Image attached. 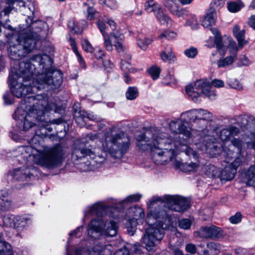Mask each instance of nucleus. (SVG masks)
<instances>
[{"mask_svg": "<svg viewBox=\"0 0 255 255\" xmlns=\"http://www.w3.org/2000/svg\"><path fill=\"white\" fill-rule=\"evenodd\" d=\"M3 98L4 102L7 105H11L13 103V99L11 93L9 92H6L4 94Z\"/></svg>", "mask_w": 255, "mask_h": 255, "instance_id": "61", "label": "nucleus"}, {"mask_svg": "<svg viewBox=\"0 0 255 255\" xmlns=\"http://www.w3.org/2000/svg\"><path fill=\"white\" fill-rule=\"evenodd\" d=\"M181 118L183 120H187L190 122L198 123L199 122L202 124L200 128H203L206 127L207 124V121L211 118V114L209 112L201 109H193L183 113Z\"/></svg>", "mask_w": 255, "mask_h": 255, "instance_id": "12", "label": "nucleus"}, {"mask_svg": "<svg viewBox=\"0 0 255 255\" xmlns=\"http://www.w3.org/2000/svg\"><path fill=\"white\" fill-rule=\"evenodd\" d=\"M96 25L102 33L103 36L108 34L106 31L107 27L104 22L99 20L98 21H97Z\"/></svg>", "mask_w": 255, "mask_h": 255, "instance_id": "55", "label": "nucleus"}, {"mask_svg": "<svg viewBox=\"0 0 255 255\" xmlns=\"http://www.w3.org/2000/svg\"><path fill=\"white\" fill-rule=\"evenodd\" d=\"M28 98L30 101L33 102V106L29 109L28 113H25L22 107H18L13 116V118L21 121L23 131L29 130L35 127L37 124L43 130L51 122L46 118L44 111L56 110V105L52 103H49L47 97L38 94L35 97Z\"/></svg>", "mask_w": 255, "mask_h": 255, "instance_id": "4", "label": "nucleus"}, {"mask_svg": "<svg viewBox=\"0 0 255 255\" xmlns=\"http://www.w3.org/2000/svg\"><path fill=\"white\" fill-rule=\"evenodd\" d=\"M184 54L187 57L190 58H193L198 54V50L197 48L191 47L188 49H186L184 51Z\"/></svg>", "mask_w": 255, "mask_h": 255, "instance_id": "48", "label": "nucleus"}, {"mask_svg": "<svg viewBox=\"0 0 255 255\" xmlns=\"http://www.w3.org/2000/svg\"><path fill=\"white\" fill-rule=\"evenodd\" d=\"M191 225V222L188 219H182L178 222V226L182 229L187 230L189 229Z\"/></svg>", "mask_w": 255, "mask_h": 255, "instance_id": "49", "label": "nucleus"}, {"mask_svg": "<svg viewBox=\"0 0 255 255\" xmlns=\"http://www.w3.org/2000/svg\"><path fill=\"white\" fill-rule=\"evenodd\" d=\"M210 139H209V137L205 136L204 139H201V141L200 142H195L194 145L196 146V148L200 150H206L207 147L209 145V143L208 142H205V141H207Z\"/></svg>", "mask_w": 255, "mask_h": 255, "instance_id": "41", "label": "nucleus"}, {"mask_svg": "<svg viewBox=\"0 0 255 255\" xmlns=\"http://www.w3.org/2000/svg\"><path fill=\"white\" fill-rule=\"evenodd\" d=\"M244 176V182L247 185L255 187V166H251Z\"/></svg>", "mask_w": 255, "mask_h": 255, "instance_id": "21", "label": "nucleus"}, {"mask_svg": "<svg viewBox=\"0 0 255 255\" xmlns=\"http://www.w3.org/2000/svg\"><path fill=\"white\" fill-rule=\"evenodd\" d=\"M148 71L152 79L156 80L159 77L160 70L159 68L154 66L150 68Z\"/></svg>", "mask_w": 255, "mask_h": 255, "instance_id": "46", "label": "nucleus"}, {"mask_svg": "<svg viewBox=\"0 0 255 255\" xmlns=\"http://www.w3.org/2000/svg\"><path fill=\"white\" fill-rule=\"evenodd\" d=\"M145 9L148 12L155 13L160 9L161 5L153 0H148L145 3Z\"/></svg>", "mask_w": 255, "mask_h": 255, "instance_id": "29", "label": "nucleus"}, {"mask_svg": "<svg viewBox=\"0 0 255 255\" xmlns=\"http://www.w3.org/2000/svg\"><path fill=\"white\" fill-rule=\"evenodd\" d=\"M18 150L19 152H21V154H23V151H25L26 155H24V157H27L28 156H30V154L32 153V149L30 146H22L18 147Z\"/></svg>", "mask_w": 255, "mask_h": 255, "instance_id": "56", "label": "nucleus"}, {"mask_svg": "<svg viewBox=\"0 0 255 255\" xmlns=\"http://www.w3.org/2000/svg\"><path fill=\"white\" fill-rule=\"evenodd\" d=\"M169 128L172 132L182 134L187 138L192 137L194 131V129L191 131L187 129L183 121L180 119L172 121L169 124Z\"/></svg>", "mask_w": 255, "mask_h": 255, "instance_id": "16", "label": "nucleus"}, {"mask_svg": "<svg viewBox=\"0 0 255 255\" xmlns=\"http://www.w3.org/2000/svg\"><path fill=\"white\" fill-rule=\"evenodd\" d=\"M195 234L202 238L217 239L222 236V231L220 228L213 225L203 227Z\"/></svg>", "mask_w": 255, "mask_h": 255, "instance_id": "15", "label": "nucleus"}, {"mask_svg": "<svg viewBox=\"0 0 255 255\" xmlns=\"http://www.w3.org/2000/svg\"><path fill=\"white\" fill-rule=\"evenodd\" d=\"M242 216L240 212H238L235 215L231 216L230 218V221L232 224H238L240 222H241V221L242 220Z\"/></svg>", "mask_w": 255, "mask_h": 255, "instance_id": "60", "label": "nucleus"}, {"mask_svg": "<svg viewBox=\"0 0 255 255\" xmlns=\"http://www.w3.org/2000/svg\"><path fill=\"white\" fill-rule=\"evenodd\" d=\"M224 151L227 152V156L228 158H235V160L230 164H228L233 169H235L237 172V168L241 165L243 161L245 159L244 153H235L234 151L229 149L228 151H226L224 149Z\"/></svg>", "mask_w": 255, "mask_h": 255, "instance_id": "18", "label": "nucleus"}, {"mask_svg": "<svg viewBox=\"0 0 255 255\" xmlns=\"http://www.w3.org/2000/svg\"><path fill=\"white\" fill-rule=\"evenodd\" d=\"M83 112H76L74 115V117L76 122L80 127L84 126L86 122L85 119H86V117H85L83 116Z\"/></svg>", "mask_w": 255, "mask_h": 255, "instance_id": "37", "label": "nucleus"}, {"mask_svg": "<svg viewBox=\"0 0 255 255\" xmlns=\"http://www.w3.org/2000/svg\"><path fill=\"white\" fill-rule=\"evenodd\" d=\"M186 25L190 26L193 29L197 28L198 22L195 15H191V18L187 20Z\"/></svg>", "mask_w": 255, "mask_h": 255, "instance_id": "45", "label": "nucleus"}, {"mask_svg": "<svg viewBox=\"0 0 255 255\" xmlns=\"http://www.w3.org/2000/svg\"><path fill=\"white\" fill-rule=\"evenodd\" d=\"M0 207L4 211L9 210L12 207L11 200L6 193L0 195Z\"/></svg>", "mask_w": 255, "mask_h": 255, "instance_id": "23", "label": "nucleus"}, {"mask_svg": "<svg viewBox=\"0 0 255 255\" xmlns=\"http://www.w3.org/2000/svg\"><path fill=\"white\" fill-rule=\"evenodd\" d=\"M31 61L39 65L41 73H34L36 77V89L49 90L59 87L63 82L62 73L57 70L51 69L52 61L47 54L36 55L31 58Z\"/></svg>", "mask_w": 255, "mask_h": 255, "instance_id": "7", "label": "nucleus"}, {"mask_svg": "<svg viewBox=\"0 0 255 255\" xmlns=\"http://www.w3.org/2000/svg\"><path fill=\"white\" fill-rule=\"evenodd\" d=\"M205 168L207 170L206 174L208 176L215 177L217 175L218 170L214 165H210L206 166Z\"/></svg>", "mask_w": 255, "mask_h": 255, "instance_id": "47", "label": "nucleus"}, {"mask_svg": "<svg viewBox=\"0 0 255 255\" xmlns=\"http://www.w3.org/2000/svg\"><path fill=\"white\" fill-rule=\"evenodd\" d=\"M231 143L234 147L237 148L236 153H244L243 150L244 143L242 139L238 138H233L231 140Z\"/></svg>", "mask_w": 255, "mask_h": 255, "instance_id": "39", "label": "nucleus"}, {"mask_svg": "<svg viewBox=\"0 0 255 255\" xmlns=\"http://www.w3.org/2000/svg\"><path fill=\"white\" fill-rule=\"evenodd\" d=\"M190 201L178 195H166L162 197H155L149 201L148 207L150 212L147 215L146 222L148 227L142 238L145 248L149 252H154L157 242L163 237L161 229L166 228L169 224L170 217L166 209H161L167 206L168 210L181 212L189 207Z\"/></svg>", "mask_w": 255, "mask_h": 255, "instance_id": "1", "label": "nucleus"}, {"mask_svg": "<svg viewBox=\"0 0 255 255\" xmlns=\"http://www.w3.org/2000/svg\"><path fill=\"white\" fill-rule=\"evenodd\" d=\"M235 169H233L231 166L226 165L218 175V176L222 181H229L232 180L236 173Z\"/></svg>", "mask_w": 255, "mask_h": 255, "instance_id": "20", "label": "nucleus"}, {"mask_svg": "<svg viewBox=\"0 0 255 255\" xmlns=\"http://www.w3.org/2000/svg\"><path fill=\"white\" fill-rule=\"evenodd\" d=\"M121 69L122 70L125 72V73H127V72L130 71V64L125 60H122L121 61Z\"/></svg>", "mask_w": 255, "mask_h": 255, "instance_id": "64", "label": "nucleus"}, {"mask_svg": "<svg viewBox=\"0 0 255 255\" xmlns=\"http://www.w3.org/2000/svg\"><path fill=\"white\" fill-rule=\"evenodd\" d=\"M161 59L164 62L174 61L175 60V54L173 53L172 49L170 48H166L165 50L161 52L160 54Z\"/></svg>", "mask_w": 255, "mask_h": 255, "instance_id": "27", "label": "nucleus"}, {"mask_svg": "<svg viewBox=\"0 0 255 255\" xmlns=\"http://www.w3.org/2000/svg\"><path fill=\"white\" fill-rule=\"evenodd\" d=\"M69 42L70 43V45L71 46L72 50H73V51L76 54V55L77 56V57L78 58V60H79V62L80 63L82 67L83 68H85V65L84 63L83 60L82 58V56H81V55L80 54V53H79V52L78 51V49L76 46V43L75 41V39L73 38L70 37L69 38Z\"/></svg>", "mask_w": 255, "mask_h": 255, "instance_id": "38", "label": "nucleus"}, {"mask_svg": "<svg viewBox=\"0 0 255 255\" xmlns=\"http://www.w3.org/2000/svg\"><path fill=\"white\" fill-rule=\"evenodd\" d=\"M226 0H213L211 3V6L214 9H218L222 7Z\"/></svg>", "mask_w": 255, "mask_h": 255, "instance_id": "63", "label": "nucleus"}, {"mask_svg": "<svg viewBox=\"0 0 255 255\" xmlns=\"http://www.w3.org/2000/svg\"><path fill=\"white\" fill-rule=\"evenodd\" d=\"M100 2L102 5H106L111 8H115L117 6V2L115 0H100Z\"/></svg>", "mask_w": 255, "mask_h": 255, "instance_id": "54", "label": "nucleus"}, {"mask_svg": "<svg viewBox=\"0 0 255 255\" xmlns=\"http://www.w3.org/2000/svg\"><path fill=\"white\" fill-rule=\"evenodd\" d=\"M0 255H11L10 245L4 242L0 235Z\"/></svg>", "mask_w": 255, "mask_h": 255, "instance_id": "30", "label": "nucleus"}, {"mask_svg": "<svg viewBox=\"0 0 255 255\" xmlns=\"http://www.w3.org/2000/svg\"><path fill=\"white\" fill-rule=\"evenodd\" d=\"M211 89V85L209 81L200 79L197 80L194 84L188 85L186 87V92L192 100L196 103L201 101V97Z\"/></svg>", "mask_w": 255, "mask_h": 255, "instance_id": "11", "label": "nucleus"}, {"mask_svg": "<svg viewBox=\"0 0 255 255\" xmlns=\"http://www.w3.org/2000/svg\"><path fill=\"white\" fill-rule=\"evenodd\" d=\"M207 247L216 255L220 253L222 249V246L220 244L213 242L208 243L207 244Z\"/></svg>", "mask_w": 255, "mask_h": 255, "instance_id": "33", "label": "nucleus"}, {"mask_svg": "<svg viewBox=\"0 0 255 255\" xmlns=\"http://www.w3.org/2000/svg\"><path fill=\"white\" fill-rule=\"evenodd\" d=\"M6 4L7 5L1 12V13L3 12L4 15L8 14L13 9H17L18 7L22 9L26 8L25 3L22 0H6Z\"/></svg>", "mask_w": 255, "mask_h": 255, "instance_id": "19", "label": "nucleus"}, {"mask_svg": "<svg viewBox=\"0 0 255 255\" xmlns=\"http://www.w3.org/2000/svg\"><path fill=\"white\" fill-rule=\"evenodd\" d=\"M176 36V33L173 31H166L160 34L159 38L160 39L166 38L168 39H171Z\"/></svg>", "mask_w": 255, "mask_h": 255, "instance_id": "52", "label": "nucleus"}, {"mask_svg": "<svg viewBox=\"0 0 255 255\" xmlns=\"http://www.w3.org/2000/svg\"><path fill=\"white\" fill-rule=\"evenodd\" d=\"M240 133L239 128L233 126H229L228 128H223L221 129L218 135H219L221 140L224 142L229 141L232 136H237Z\"/></svg>", "mask_w": 255, "mask_h": 255, "instance_id": "17", "label": "nucleus"}, {"mask_svg": "<svg viewBox=\"0 0 255 255\" xmlns=\"http://www.w3.org/2000/svg\"><path fill=\"white\" fill-rule=\"evenodd\" d=\"M250 63L249 59L245 55H242L240 57L237 65L239 67L247 66L250 65Z\"/></svg>", "mask_w": 255, "mask_h": 255, "instance_id": "58", "label": "nucleus"}, {"mask_svg": "<svg viewBox=\"0 0 255 255\" xmlns=\"http://www.w3.org/2000/svg\"><path fill=\"white\" fill-rule=\"evenodd\" d=\"M10 174L12 177L14 182H20L19 187L20 189L27 184L33 174L31 172L30 169L27 167H21L16 168L10 171Z\"/></svg>", "mask_w": 255, "mask_h": 255, "instance_id": "14", "label": "nucleus"}, {"mask_svg": "<svg viewBox=\"0 0 255 255\" xmlns=\"http://www.w3.org/2000/svg\"><path fill=\"white\" fill-rule=\"evenodd\" d=\"M130 142L128 136L123 131L108 132L105 134L102 148L94 147L86 140L75 141L72 151L73 159H81L89 157L93 165L101 164L107 158L108 152L114 158L120 159L128 152Z\"/></svg>", "mask_w": 255, "mask_h": 255, "instance_id": "3", "label": "nucleus"}, {"mask_svg": "<svg viewBox=\"0 0 255 255\" xmlns=\"http://www.w3.org/2000/svg\"><path fill=\"white\" fill-rule=\"evenodd\" d=\"M83 116L86 117V119H89L91 121L95 122H99L101 121V118L98 117L97 115H94L93 113H88L87 112H83Z\"/></svg>", "mask_w": 255, "mask_h": 255, "instance_id": "62", "label": "nucleus"}, {"mask_svg": "<svg viewBox=\"0 0 255 255\" xmlns=\"http://www.w3.org/2000/svg\"><path fill=\"white\" fill-rule=\"evenodd\" d=\"M85 6H87V17L89 20H93L95 18V14L97 12L96 9L92 6H90L88 3L85 2L83 4Z\"/></svg>", "mask_w": 255, "mask_h": 255, "instance_id": "44", "label": "nucleus"}, {"mask_svg": "<svg viewBox=\"0 0 255 255\" xmlns=\"http://www.w3.org/2000/svg\"><path fill=\"white\" fill-rule=\"evenodd\" d=\"M141 196L139 194H133L128 196L123 202H133L139 200Z\"/></svg>", "mask_w": 255, "mask_h": 255, "instance_id": "59", "label": "nucleus"}, {"mask_svg": "<svg viewBox=\"0 0 255 255\" xmlns=\"http://www.w3.org/2000/svg\"><path fill=\"white\" fill-rule=\"evenodd\" d=\"M129 213L131 214L132 219L130 220V222H134V220L137 221L142 219L144 217V212L143 210L139 207L134 206L130 208Z\"/></svg>", "mask_w": 255, "mask_h": 255, "instance_id": "22", "label": "nucleus"}, {"mask_svg": "<svg viewBox=\"0 0 255 255\" xmlns=\"http://www.w3.org/2000/svg\"><path fill=\"white\" fill-rule=\"evenodd\" d=\"M68 27L70 29L71 31L74 33L77 34L81 32L80 28L78 27V26L75 23V21L73 20H70L69 21Z\"/></svg>", "mask_w": 255, "mask_h": 255, "instance_id": "53", "label": "nucleus"}, {"mask_svg": "<svg viewBox=\"0 0 255 255\" xmlns=\"http://www.w3.org/2000/svg\"><path fill=\"white\" fill-rule=\"evenodd\" d=\"M118 226L112 221L104 222L102 220H93L89 225L88 234L93 238H97L101 234L113 237L117 235Z\"/></svg>", "mask_w": 255, "mask_h": 255, "instance_id": "10", "label": "nucleus"}, {"mask_svg": "<svg viewBox=\"0 0 255 255\" xmlns=\"http://www.w3.org/2000/svg\"><path fill=\"white\" fill-rule=\"evenodd\" d=\"M164 6L170 11L178 5L179 0H162Z\"/></svg>", "mask_w": 255, "mask_h": 255, "instance_id": "43", "label": "nucleus"}, {"mask_svg": "<svg viewBox=\"0 0 255 255\" xmlns=\"http://www.w3.org/2000/svg\"><path fill=\"white\" fill-rule=\"evenodd\" d=\"M215 22V13L214 11H211L207 13L202 20V25L205 27H208Z\"/></svg>", "mask_w": 255, "mask_h": 255, "instance_id": "28", "label": "nucleus"}, {"mask_svg": "<svg viewBox=\"0 0 255 255\" xmlns=\"http://www.w3.org/2000/svg\"><path fill=\"white\" fill-rule=\"evenodd\" d=\"M169 11L178 17H184L188 15V11L183 8L179 9L178 5H177L175 8L172 9Z\"/></svg>", "mask_w": 255, "mask_h": 255, "instance_id": "40", "label": "nucleus"}, {"mask_svg": "<svg viewBox=\"0 0 255 255\" xmlns=\"http://www.w3.org/2000/svg\"><path fill=\"white\" fill-rule=\"evenodd\" d=\"M126 97L129 100H133L136 99L138 95V92L136 88L130 87L126 92Z\"/></svg>", "mask_w": 255, "mask_h": 255, "instance_id": "36", "label": "nucleus"}, {"mask_svg": "<svg viewBox=\"0 0 255 255\" xmlns=\"http://www.w3.org/2000/svg\"><path fill=\"white\" fill-rule=\"evenodd\" d=\"M152 40L151 38H147L142 35H138L137 38V44L142 50H146L148 45L151 44Z\"/></svg>", "mask_w": 255, "mask_h": 255, "instance_id": "31", "label": "nucleus"}, {"mask_svg": "<svg viewBox=\"0 0 255 255\" xmlns=\"http://www.w3.org/2000/svg\"><path fill=\"white\" fill-rule=\"evenodd\" d=\"M82 45L83 49L88 52H92L94 48L90 43V42L87 39H84L82 43Z\"/></svg>", "mask_w": 255, "mask_h": 255, "instance_id": "57", "label": "nucleus"}, {"mask_svg": "<svg viewBox=\"0 0 255 255\" xmlns=\"http://www.w3.org/2000/svg\"><path fill=\"white\" fill-rule=\"evenodd\" d=\"M234 119L236 121V124L241 127H245L248 126L247 118L245 116H237L235 117Z\"/></svg>", "mask_w": 255, "mask_h": 255, "instance_id": "42", "label": "nucleus"}, {"mask_svg": "<svg viewBox=\"0 0 255 255\" xmlns=\"http://www.w3.org/2000/svg\"><path fill=\"white\" fill-rule=\"evenodd\" d=\"M35 65L31 61H22L18 65L11 69L8 77V82L11 86L10 90L12 95L17 98H22L26 95L36 92V81H31L34 79Z\"/></svg>", "mask_w": 255, "mask_h": 255, "instance_id": "5", "label": "nucleus"}, {"mask_svg": "<svg viewBox=\"0 0 255 255\" xmlns=\"http://www.w3.org/2000/svg\"><path fill=\"white\" fill-rule=\"evenodd\" d=\"M155 16L161 24L171 25L170 17L164 13L162 7L154 13Z\"/></svg>", "mask_w": 255, "mask_h": 255, "instance_id": "24", "label": "nucleus"}, {"mask_svg": "<svg viewBox=\"0 0 255 255\" xmlns=\"http://www.w3.org/2000/svg\"><path fill=\"white\" fill-rule=\"evenodd\" d=\"M111 37H113L115 39V41H123L124 39V35L118 30H114L111 32L109 34Z\"/></svg>", "mask_w": 255, "mask_h": 255, "instance_id": "51", "label": "nucleus"}, {"mask_svg": "<svg viewBox=\"0 0 255 255\" xmlns=\"http://www.w3.org/2000/svg\"><path fill=\"white\" fill-rule=\"evenodd\" d=\"M105 209L106 207L103 203L98 202L90 207L89 213L92 215L101 216L103 212L105 211Z\"/></svg>", "mask_w": 255, "mask_h": 255, "instance_id": "26", "label": "nucleus"}, {"mask_svg": "<svg viewBox=\"0 0 255 255\" xmlns=\"http://www.w3.org/2000/svg\"><path fill=\"white\" fill-rule=\"evenodd\" d=\"M137 145L142 150L150 149L159 156L166 157L165 161L172 160L179 152H184L194 161L182 163L177 161L175 166L183 172H195L200 167L198 156L193 148L179 141L169 138L166 133L155 129L147 130L137 137Z\"/></svg>", "mask_w": 255, "mask_h": 255, "instance_id": "2", "label": "nucleus"}, {"mask_svg": "<svg viewBox=\"0 0 255 255\" xmlns=\"http://www.w3.org/2000/svg\"><path fill=\"white\" fill-rule=\"evenodd\" d=\"M234 36L238 41V45H236L238 50L242 49L249 43L248 41L245 39V31L244 30H242L239 33L235 34Z\"/></svg>", "mask_w": 255, "mask_h": 255, "instance_id": "25", "label": "nucleus"}, {"mask_svg": "<svg viewBox=\"0 0 255 255\" xmlns=\"http://www.w3.org/2000/svg\"><path fill=\"white\" fill-rule=\"evenodd\" d=\"M229 86L238 91H241L243 89L242 84L236 78H230L228 81Z\"/></svg>", "mask_w": 255, "mask_h": 255, "instance_id": "35", "label": "nucleus"}, {"mask_svg": "<svg viewBox=\"0 0 255 255\" xmlns=\"http://www.w3.org/2000/svg\"><path fill=\"white\" fill-rule=\"evenodd\" d=\"M24 223L23 218L19 216H16L13 218L10 226L15 229H19L23 227Z\"/></svg>", "mask_w": 255, "mask_h": 255, "instance_id": "34", "label": "nucleus"}, {"mask_svg": "<svg viewBox=\"0 0 255 255\" xmlns=\"http://www.w3.org/2000/svg\"><path fill=\"white\" fill-rule=\"evenodd\" d=\"M244 6L241 2L230 1L228 3V9L232 12H237L240 11Z\"/></svg>", "mask_w": 255, "mask_h": 255, "instance_id": "32", "label": "nucleus"}, {"mask_svg": "<svg viewBox=\"0 0 255 255\" xmlns=\"http://www.w3.org/2000/svg\"><path fill=\"white\" fill-rule=\"evenodd\" d=\"M104 39V46L108 51H112L113 49V45L112 44L111 37L109 34L103 36Z\"/></svg>", "mask_w": 255, "mask_h": 255, "instance_id": "50", "label": "nucleus"}, {"mask_svg": "<svg viewBox=\"0 0 255 255\" xmlns=\"http://www.w3.org/2000/svg\"><path fill=\"white\" fill-rule=\"evenodd\" d=\"M216 47L220 53L224 55L225 50L228 48L230 56L220 59L217 61L219 68L225 67L232 64L237 59L238 50L236 47V42L232 37H225L223 41L218 37L215 41Z\"/></svg>", "mask_w": 255, "mask_h": 255, "instance_id": "9", "label": "nucleus"}, {"mask_svg": "<svg viewBox=\"0 0 255 255\" xmlns=\"http://www.w3.org/2000/svg\"><path fill=\"white\" fill-rule=\"evenodd\" d=\"M66 153L65 149L60 144L44 148L34 154V162L43 167L52 169L59 166L63 161Z\"/></svg>", "mask_w": 255, "mask_h": 255, "instance_id": "8", "label": "nucleus"}, {"mask_svg": "<svg viewBox=\"0 0 255 255\" xmlns=\"http://www.w3.org/2000/svg\"><path fill=\"white\" fill-rule=\"evenodd\" d=\"M45 23L39 22L36 27H33V31L30 28L20 32L14 43L10 45L8 52L10 58L13 60H19L31 52L35 48L38 39L44 38L46 34L43 31Z\"/></svg>", "mask_w": 255, "mask_h": 255, "instance_id": "6", "label": "nucleus"}, {"mask_svg": "<svg viewBox=\"0 0 255 255\" xmlns=\"http://www.w3.org/2000/svg\"><path fill=\"white\" fill-rule=\"evenodd\" d=\"M113 251V248L111 245L97 242L92 251L85 248L76 249L75 255H112Z\"/></svg>", "mask_w": 255, "mask_h": 255, "instance_id": "13", "label": "nucleus"}]
</instances>
